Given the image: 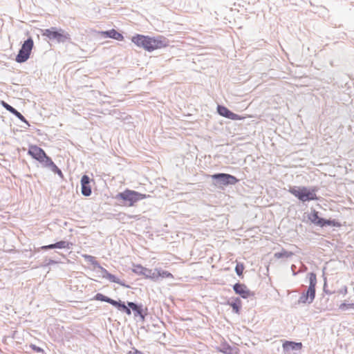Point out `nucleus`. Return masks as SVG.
Returning a JSON list of instances; mask_svg holds the SVG:
<instances>
[{
	"mask_svg": "<svg viewBox=\"0 0 354 354\" xmlns=\"http://www.w3.org/2000/svg\"><path fill=\"white\" fill-rule=\"evenodd\" d=\"M244 270V266L243 264L237 263L235 267V272L238 276H241L243 274V272Z\"/></svg>",
	"mask_w": 354,
	"mask_h": 354,
	"instance_id": "bb28decb",
	"label": "nucleus"
},
{
	"mask_svg": "<svg viewBox=\"0 0 354 354\" xmlns=\"http://www.w3.org/2000/svg\"><path fill=\"white\" fill-rule=\"evenodd\" d=\"M39 162L41 163L44 167H47L49 169L55 165L52 159L46 154L45 155V158H43Z\"/></svg>",
	"mask_w": 354,
	"mask_h": 354,
	"instance_id": "f3484780",
	"label": "nucleus"
},
{
	"mask_svg": "<svg viewBox=\"0 0 354 354\" xmlns=\"http://www.w3.org/2000/svg\"><path fill=\"white\" fill-rule=\"evenodd\" d=\"M31 347L32 348V349L37 352H41L43 351V349H41V348L35 346V345H32Z\"/></svg>",
	"mask_w": 354,
	"mask_h": 354,
	"instance_id": "72a5a7b5",
	"label": "nucleus"
},
{
	"mask_svg": "<svg viewBox=\"0 0 354 354\" xmlns=\"http://www.w3.org/2000/svg\"><path fill=\"white\" fill-rule=\"evenodd\" d=\"M28 153L39 162L41 161L43 158H45V155L46 154L41 148L36 145L30 146Z\"/></svg>",
	"mask_w": 354,
	"mask_h": 354,
	"instance_id": "9b49d317",
	"label": "nucleus"
},
{
	"mask_svg": "<svg viewBox=\"0 0 354 354\" xmlns=\"http://www.w3.org/2000/svg\"><path fill=\"white\" fill-rule=\"evenodd\" d=\"M302 348L301 342L286 341L283 344V349L285 354H290L292 351H300Z\"/></svg>",
	"mask_w": 354,
	"mask_h": 354,
	"instance_id": "f8f14e48",
	"label": "nucleus"
},
{
	"mask_svg": "<svg viewBox=\"0 0 354 354\" xmlns=\"http://www.w3.org/2000/svg\"><path fill=\"white\" fill-rule=\"evenodd\" d=\"M309 276V286L308 288H311L312 290H315V286L317 284V277L316 274L313 272H310L308 274Z\"/></svg>",
	"mask_w": 354,
	"mask_h": 354,
	"instance_id": "6ab92c4d",
	"label": "nucleus"
},
{
	"mask_svg": "<svg viewBox=\"0 0 354 354\" xmlns=\"http://www.w3.org/2000/svg\"><path fill=\"white\" fill-rule=\"evenodd\" d=\"M41 34L48 37L50 40L56 41L58 43H64L70 39V35L68 32L62 28L56 27L41 30Z\"/></svg>",
	"mask_w": 354,
	"mask_h": 354,
	"instance_id": "20e7f679",
	"label": "nucleus"
},
{
	"mask_svg": "<svg viewBox=\"0 0 354 354\" xmlns=\"http://www.w3.org/2000/svg\"><path fill=\"white\" fill-rule=\"evenodd\" d=\"M131 40L138 46L142 47L149 52L167 46L166 39L161 36L155 38L137 35L133 37Z\"/></svg>",
	"mask_w": 354,
	"mask_h": 354,
	"instance_id": "f03ea898",
	"label": "nucleus"
},
{
	"mask_svg": "<svg viewBox=\"0 0 354 354\" xmlns=\"http://www.w3.org/2000/svg\"><path fill=\"white\" fill-rule=\"evenodd\" d=\"M217 112L220 115L225 117L226 118H228V119H231L233 120L241 119V117L239 115L234 113L230 110H229L227 108H226L225 106H222V105H218Z\"/></svg>",
	"mask_w": 354,
	"mask_h": 354,
	"instance_id": "9d476101",
	"label": "nucleus"
},
{
	"mask_svg": "<svg viewBox=\"0 0 354 354\" xmlns=\"http://www.w3.org/2000/svg\"><path fill=\"white\" fill-rule=\"evenodd\" d=\"M1 105L3 108H5L7 111L15 115L18 119H19L21 122H24L26 123L28 126H30L28 122L26 120V119L24 118V116L19 112L17 109H15L14 107L8 104L4 101H1Z\"/></svg>",
	"mask_w": 354,
	"mask_h": 354,
	"instance_id": "4468645a",
	"label": "nucleus"
},
{
	"mask_svg": "<svg viewBox=\"0 0 354 354\" xmlns=\"http://www.w3.org/2000/svg\"><path fill=\"white\" fill-rule=\"evenodd\" d=\"M82 186V194L85 196H89L91 194V188L89 185H81Z\"/></svg>",
	"mask_w": 354,
	"mask_h": 354,
	"instance_id": "393cba45",
	"label": "nucleus"
},
{
	"mask_svg": "<svg viewBox=\"0 0 354 354\" xmlns=\"http://www.w3.org/2000/svg\"><path fill=\"white\" fill-rule=\"evenodd\" d=\"M145 269V268L142 267V266L136 265V266H134V268H133V271L135 273H136V274L143 275V272H144V270Z\"/></svg>",
	"mask_w": 354,
	"mask_h": 354,
	"instance_id": "cd10ccee",
	"label": "nucleus"
},
{
	"mask_svg": "<svg viewBox=\"0 0 354 354\" xmlns=\"http://www.w3.org/2000/svg\"><path fill=\"white\" fill-rule=\"evenodd\" d=\"M33 40L31 37L28 38L22 44L16 57V62L18 63L25 62L30 57L31 50L33 48Z\"/></svg>",
	"mask_w": 354,
	"mask_h": 354,
	"instance_id": "423d86ee",
	"label": "nucleus"
},
{
	"mask_svg": "<svg viewBox=\"0 0 354 354\" xmlns=\"http://www.w3.org/2000/svg\"><path fill=\"white\" fill-rule=\"evenodd\" d=\"M292 254H293L291 252L283 250L281 252L275 253L274 256L276 258L280 259V258H288V257H290Z\"/></svg>",
	"mask_w": 354,
	"mask_h": 354,
	"instance_id": "5701e85b",
	"label": "nucleus"
},
{
	"mask_svg": "<svg viewBox=\"0 0 354 354\" xmlns=\"http://www.w3.org/2000/svg\"><path fill=\"white\" fill-rule=\"evenodd\" d=\"M127 354H142V353L135 348H133L131 351H129Z\"/></svg>",
	"mask_w": 354,
	"mask_h": 354,
	"instance_id": "473e14b6",
	"label": "nucleus"
},
{
	"mask_svg": "<svg viewBox=\"0 0 354 354\" xmlns=\"http://www.w3.org/2000/svg\"><path fill=\"white\" fill-rule=\"evenodd\" d=\"M231 307L232 308L233 310L239 313V309L241 308V301L239 299H236V301L235 302H232L230 304Z\"/></svg>",
	"mask_w": 354,
	"mask_h": 354,
	"instance_id": "a878e982",
	"label": "nucleus"
},
{
	"mask_svg": "<svg viewBox=\"0 0 354 354\" xmlns=\"http://www.w3.org/2000/svg\"><path fill=\"white\" fill-rule=\"evenodd\" d=\"M101 35L104 36V37H109L114 39H116L118 41H122L124 39V37L118 31H116L115 29H112L107 31H102L100 32Z\"/></svg>",
	"mask_w": 354,
	"mask_h": 354,
	"instance_id": "dca6fc26",
	"label": "nucleus"
},
{
	"mask_svg": "<svg viewBox=\"0 0 354 354\" xmlns=\"http://www.w3.org/2000/svg\"><path fill=\"white\" fill-rule=\"evenodd\" d=\"M157 273V269L152 270L148 268H146L144 270L143 275L146 278L151 279L153 280L157 279V275L156 274Z\"/></svg>",
	"mask_w": 354,
	"mask_h": 354,
	"instance_id": "a211bd4d",
	"label": "nucleus"
},
{
	"mask_svg": "<svg viewBox=\"0 0 354 354\" xmlns=\"http://www.w3.org/2000/svg\"><path fill=\"white\" fill-rule=\"evenodd\" d=\"M90 181V178L87 175H84L81 178V185H89Z\"/></svg>",
	"mask_w": 354,
	"mask_h": 354,
	"instance_id": "c85d7f7f",
	"label": "nucleus"
},
{
	"mask_svg": "<svg viewBox=\"0 0 354 354\" xmlns=\"http://www.w3.org/2000/svg\"><path fill=\"white\" fill-rule=\"evenodd\" d=\"M348 308H353L354 309V304H348Z\"/></svg>",
	"mask_w": 354,
	"mask_h": 354,
	"instance_id": "c9c22d12",
	"label": "nucleus"
},
{
	"mask_svg": "<svg viewBox=\"0 0 354 354\" xmlns=\"http://www.w3.org/2000/svg\"><path fill=\"white\" fill-rule=\"evenodd\" d=\"M98 268L100 269L102 277L104 278H106L108 277V274H110L105 268H102V266H101V268Z\"/></svg>",
	"mask_w": 354,
	"mask_h": 354,
	"instance_id": "7c9ffc66",
	"label": "nucleus"
},
{
	"mask_svg": "<svg viewBox=\"0 0 354 354\" xmlns=\"http://www.w3.org/2000/svg\"><path fill=\"white\" fill-rule=\"evenodd\" d=\"M232 347L229 344H223L221 346V348H219V351L224 354H232Z\"/></svg>",
	"mask_w": 354,
	"mask_h": 354,
	"instance_id": "b1692460",
	"label": "nucleus"
},
{
	"mask_svg": "<svg viewBox=\"0 0 354 354\" xmlns=\"http://www.w3.org/2000/svg\"><path fill=\"white\" fill-rule=\"evenodd\" d=\"M71 245H72V243L68 242V241H58L55 243H53V244H50V245H44L41 248V250H50V249H54V248H59V249H62V248H67V249H70L71 248Z\"/></svg>",
	"mask_w": 354,
	"mask_h": 354,
	"instance_id": "2eb2a0df",
	"label": "nucleus"
},
{
	"mask_svg": "<svg viewBox=\"0 0 354 354\" xmlns=\"http://www.w3.org/2000/svg\"><path fill=\"white\" fill-rule=\"evenodd\" d=\"M50 170L53 172L57 174L60 177H63V174L62 171L57 167L56 165H55L52 168H50Z\"/></svg>",
	"mask_w": 354,
	"mask_h": 354,
	"instance_id": "c756f323",
	"label": "nucleus"
},
{
	"mask_svg": "<svg viewBox=\"0 0 354 354\" xmlns=\"http://www.w3.org/2000/svg\"><path fill=\"white\" fill-rule=\"evenodd\" d=\"M50 263H55V261H53V260H50V262H49V264Z\"/></svg>",
	"mask_w": 354,
	"mask_h": 354,
	"instance_id": "e433bc0d",
	"label": "nucleus"
},
{
	"mask_svg": "<svg viewBox=\"0 0 354 354\" xmlns=\"http://www.w3.org/2000/svg\"><path fill=\"white\" fill-rule=\"evenodd\" d=\"M156 274L157 275V279L160 277H161L162 278L173 277V275L168 271L158 270V269H157V273H156Z\"/></svg>",
	"mask_w": 354,
	"mask_h": 354,
	"instance_id": "4be33fe9",
	"label": "nucleus"
},
{
	"mask_svg": "<svg viewBox=\"0 0 354 354\" xmlns=\"http://www.w3.org/2000/svg\"><path fill=\"white\" fill-rule=\"evenodd\" d=\"M315 297V290L308 288L304 291L299 297L298 303L299 304H311L313 303Z\"/></svg>",
	"mask_w": 354,
	"mask_h": 354,
	"instance_id": "1a4fd4ad",
	"label": "nucleus"
},
{
	"mask_svg": "<svg viewBox=\"0 0 354 354\" xmlns=\"http://www.w3.org/2000/svg\"><path fill=\"white\" fill-rule=\"evenodd\" d=\"M342 293L346 295L347 293V288L344 287V289L341 291Z\"/></svg>",
	"mask_w": 354,
	"mask_h": 354,
	"instance_id": "f704fd0d",
	"label": "nucleus"
},
{
	"mask_svg": "<svg viewBox=\"0 0 354 354\" xmlns=\"http://www.w3.org/2000/svg\"><path fill=\"white\" fill-rule=\"evenodd\" d=\"M233 290L236 294L239 295L243 299H247L253 295L247 286L241 283H236L233 286Z\"/></svg>",
	"mask_w": 354,
	"mask_h": 354,
	"instance_id": "6e6552de",
	"label": "nucleus"
},
{
	"mask_svg": "<svg viewBox=\"0 0 354 354\" xmlns=\"http://www.w3.org/2000/svg\"><path fill=\"white\" fill-rule=\"evenodd\" d=\"M106 279H109L111 282L118 283L120 286H122L124 287H127V286H126L123 281H122L120 279H119L118 277H116L115 275H113L111 273L109 274H108V277Z\"/></svg>",
	"mask_w": 354,
	"mask_h": 354,
	"instance_id": "412c9836",
	"label": "nucleus"
},
{
	"mask_svg": "<svg viewBox=\"0 0 354 354\" xmlns=\"http://www.w3.org/2000/svg\"><path fill=\"white\" fill-rule=\"evenodd\" d=\"M84 259L91 263L95 268H101L100 264L95 260V258L93 256L85 254L84 255Z\"/></svg>",
	"mask_w": 354,
	"mask_h": 354,
	"instance_id": "aec40b11",
	"label": "nucleus"
},
{
	"mask_svg": "<svg viewBox=\"0 0 354 354\" xmlns=\"http://www.w3.org/2000/svg\"><path fill=\"white\" fill-rule=\"evenodd\" d=\"M318 189L317 187L308 188L305 186H293L290 187L288 191L299 201L305 203L306 201L317 200L318 198L316 193Z\"/></svg>",
	"mask_w": 354,
	"mask_h": 354,
	"instance_id": "7ed1b4c3",
	"label": "nucleus"
},
{
	"mask_svg": "<svg viewBox=\"0 0 354 354\" xmlns=\"http://www.w3.org/2000/svg\"><path fill=\"white\" fill-rule=\"evenodd\" d=\"M339 308L342 310H345L348 308V304L342 303V304H340Z\"/></svg>",
	"mask_w": 354,
	"mask_h": 354,
	"instance_id": "2f4dec72",
	"label": "nucleus"
},
{
	"mask_svg": "<svg viewBox=\"0 0 354 354\" xmlns=\"http://www.w3.org/2000/svg\"><path fill=\"white\" fill-rule=\"evenodd\" d=\"M212 178L215 180L214 184L218 187L233 185L238 182L235 176L225 173L214 174L212 176Z\"/></svg>",
	"mask_w": 354,
	"mask_h": 354,
	"instance_id": "0eeeda50",
	"label": "nucleus"
},
{
	"mask_svg": "<svg viewBox=\"0 0 354 354\" xmlns=\"http://www.w3.org/2000/svg\"><path fill=\"white\" fill-rule=\"evenodd\" d=\"M308 218L312 223L318 226L323 227L329 224L328 221L320 218L318 215V212L315 210L312 211V212L308 215Z\"/></svg>",
	"mask_w": 354,
	"mask_h": 354,
	"instance_id": "ddd939ff",
	"label": "nucleus"
},
{
	"mask_svg": "<svg viewBox=\"0 0 354 354\" xmlns=\"http://www.w3.org/2000/svg\"><path fill=\"white\" fill-rule=\"evenodd\" d=\"M147 197H149V195L143 194L133 190L126 189L123 192L118 193L115 198L124 201L127 206L131 207L133 206L138 201Z\"/></svg>",
	"mask_w": 354,
	"mask_h": 354,
	"instance_id": "39448f33",
	"label": "nucleus"
},
{
	"mask_svg": "<svg viewBox=\"0 0 354 354\" xmlns=\"http://www.w3.org/2000/svg\"><path fill=\"white\" fill-rule=\"evenodd\" d=\"M94 299L97 301L107 302L117 308L119 310L124 312L128 315L131 314V309H132V310L134 312L135 316H140L142 320L145 319L142 305H138L134 302L128 301L127 306H126L124 302H122L120 300L116 301L112 299L111 298L106 297L101 293H97L95 295Z\"/></svg>",
	"mask_w": 354,
	"mask_h": 354,
	"instance_id": "f257e3e1",
	"label": "nucleus"
}]
</instances>
